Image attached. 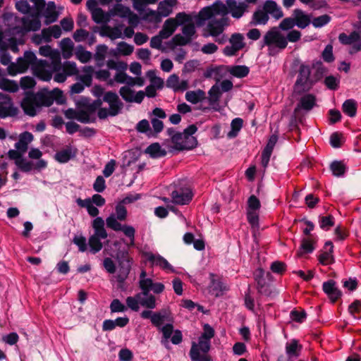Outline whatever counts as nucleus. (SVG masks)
Wrapping results in <instances>:
<instances>
[{
  "instance_id": "obj_46",
  "label": "nucleus",
  "mask_w": 361,
  "mask_h": 361,
  "mask_svg": "<svg viewBox=\"0 0 361 361\" xmlns=\"http://www.w3.org/2000/svg\"><path fill=\"white\" fill-rule=\"evenodd\" d=\"M334 252L329 250L321 251L318 256V260L322 265H328L334 263L335 259L333 255Z\"/></svg>"
},
{
  "instance_id": "obj_6",
  "label": "nucleus",
  "mask_w": 361,
  "mask_h": 361,
  "mask_svg": "<svg viewBox=\"0 0 361 361\" xmlns=\"http://www.w3.org/2000/svg\"><path fill=\"white\" fill-rule=\"evenodd\" d=\"M221 92H187L185 99L192 103H200V108L205 110L217 109Z\"/></svg>"
},
{
  "instance_id": "obj_5",
  "label": "nucleus",
  "mask_w": 361,
  "mask_h": 361,
  "mask_svg": "<svg viewBox=\"0 0 361 361\" xmlns=\"http://www.w3.org/2000/svg\"><path fill=\"white\" fill-rule=\"evenodd\" d=\"M197 128L190 125L183 133L176 132L173 128L167 129V133L171 137L173 147L178 151L190 150L197 145V140L192 136Z\"/></svg>"
},
{
  "instance_id": "obj_13",
  "label": "nucleus",
  "mask_w": 361,
  "mask_h": 361,
  "mask_svg": "<svg viewBox=\"0 0 361 361\" xmlns=\"http://www.w3.org/2000/svg\"><path fill=\"white\" fill-rule=\"evenodd\" d=\"M210 349V341L200 337L198 344L193 343L190 349V355L192 361H209L208 356L205 354L201 355L200 350L204 353H207Z\"/></svg>"
},
{
  "instance_id": "obj_21",
  "label": "nucleus",
  "mask_w": 361,
  "mask_h": 361,
  "mask_svg": "<svg viewBox=\"0 0 361 361\" xmlns=\"http://www.w3.org/2000/svg\"><path fill=\"white\" fill-rule=\"evenodd\" d=\"M278 140V136L276 135H272L268 141L266 147L262 152L261 155V164L265 169L269 162L271 155L272 154L274 147Z\"/></svg>"
},
{
  "instance_id": "obj_53",
  "label": "nucleus",
  "mask_w": 361,
  "mask_h": 361,
  "mask_svg": "<svg viewBox=\"0 0 361 361\" xmlns=\"http://www.w3.org/2000/svg\"><path fill=\"white\" fill-rule=\"evenodd\" d=\"M75 54L77 59L83 63L89 62L92 59V53L89 51L84 50L82 46L80 47V49L76 51Z\"/></svg>"
},
{
  "instance_id": "obj_8",
  "label": "nucleus",
  "mask_w": 361,
  "mask_h": 361,
  "mask_svg": "<svg viewBox=\"0 0 361 361\" xmlns=\"http://www.w3.org/2000/svg\"><path fill=\"white\" fill-rule=\"evenodd\" d=\"M261 208V202L255 195H250V225L251 226L254 243L258 246L260 236L259 214L257 211Z\"/></svg>"
},
{
  "instance_id": "obj_28",
  "label": "nucleus",
  "mask_w": 361,
  "mask_h": 361,
  "mask_svg": "<svg viewBox=\"0 0 361 361\" xmlns=\"http://www.w3.org/2000/svg\"><path fill=\"white\" fill-rule=\"evenodd\" d=\"M178 26V23L176 21L174 18H168L164 22L162 29L159 31V33L165 39H168L173 34Z\"/></svg>"
},
{
  "instance_id": "obj_52",
  "label": "nucleus",
  "mask_w": 361,
  "mask_h": 361,
  "mask_svg": "<svg viewBox=\"0 0 361 361\" xmlns=\"http://www.w3.org/2000/svg\"><path fill=\"white\" fill-rule=\"evenodd\" d=\"M331 18L330 16L324 14L314 18L312 21V23L313 26L316 28L322 27L325 25L328 24L331 21Z\"/></svg>"
},
{
  "instance_id": "obj_30",
  "label": "nucleus",
  "mask_w": 361,
  "mask_h": 361,
  "mask_svg": "<svg viewBox=\"0 0 361 361\" xmlns=\"http://www.w3.org/2000/svg\"><path fill=\"white\" fill-rule=\"evenodd\" d=\"M210 278L211 285L209 286V291L216 297L221 295L223 292L226 290V286L220 280L216 279L213 274H210Z\"/></svg>"
},
{
  "instance_id": "obj_23",
  "label": "nucleus",
  "mask_w": 361,
  "mask_h": 361,
  "mask_svg": "<svg viewBox=\"0 0 361 361\" xmlns=\"http://www.w3.org/2000/svg\"><path fill=\"white\" fill-rule=\"evenodd\" d=\"M146 259L152 266L159 267L161 269L166 271H173V269L168 261L159 255H155L152 252L145 254Z\"/></svg>"
},
{
  "instance_id": "obj_51",
  "label": "nucleus",
  "mask_w": 361,
  "mask_h": 361,
  "mask_svg": "<svg viewBox=\"0 0 361 361\" xmlns=\"http://www.w3.org/2000/svg\"><path fill=\"white\" fill-rule=\"evenodd\" d=\"M62 69L67 76L76 75L78 72L76 63L73 61H65L62 66Z\"/></svg>"
},
{
  "instance_id": "obj_16",
  "label": "nucleus",
  "mask_w": 361,
  "mask_h": 361,
  "mask_svg": "<svg viewBox=\"0 0 361 361\" xmlns=\"http://www.w3.org/2000/svg\"><path fill=\"white\" fill-rule=\"evenodd\" d=\"M18 110L11 102V99L5 94L0 92V117L14 116Z\"/></svg>"
},
{
  "instance_id": "obj_27",
  "label": "nucleus",
  "mask_w": 361,
  "mask_h": 361,
  "mask_svg": "<svg viewBox=\"0 0 361 361\" xmlns=\"http://www.w3.org/2000/svg\"><path fill=\"white\" fill-rule=\"evenodd\" d=\"M146 75L149 80L150 84L144 90H156V89H161L164 87V80L157 76L155 70L148 71Z\"/></svg>"
},
{
  "instance_id": "obj_37",
  "label": "nucleus",
  "mask_w": 361,
  "mask_h": 361,
  "mask_svg": "<svg viewBox=\"0 0 361 361\" xmlns=\"http://www.w3.org/2000/svg\"><path fill=\"white\" fill-rule=\"evenodd\" d=\"M85 73L84 75H78V80L84 85L85 87H90L92 85V75L94 73V68L92 66H85L83 68Z\"/></svg>"
},
{
  "instance_id": "obj_35",
  "label": "nucleus",
  "mask_w": 361,
  "mask_h": 361,
  "mask_svg": "<svg viewBox=\"0 0 361 361\" xmlns=\"http://www.w3.org/2000/svg\"><path fill=\"white\" fill-rule=\"evenodd\" d=\"M254 280L256 283L257 289L259 293H262L266 286V279L264 278V271L262 268H258L253 273Z\"/></svg>"
},
{
  "instance_id": "obj_49",
  "label": "nucleus",
  "mask_w": 361,
  "mask_h": 361,
  "mask_svg": "<svg viewBox=\"0 0 361 361\" xmlns=\"http://www.w3.org/2000/svg\"><path fill=\"white\" fill-rule=\"evenodd\" d=\"M142 19L155 23H159L161 21V17L159 11L150 8L142 16Z\"/></svg>"
},
{
  "instance_id": "obj_34",
  "label": "nucleus",
  "mask_w": 361,
  "mask_h": 361,
  "mask_svg": "<svg viewBox=\"0 0 361 361\" xmlns=\"http://www.w3.org/2000/svg\"><path fill=\"white\" fill-rule=\"evenodd\" d=\"M190 42V39H188L185 36H183L180 34H176L166 44L169 49H174L177 46H185Z\"/></svg>"
},
{
  "instance_id": "obj_58",
  "label": "nucleus",
  "mask_w": 361,
  "mask_h": 361,
  "mask_svg": "<svg viewBox=\"0 0 361 361\" xmlns=\"http://www.w3.org/2000/svg\"><path fill=\"white\" fill-rule=\"evenodd\" d=\"M108 47L105 44H99L96 47L94 59L97 61H103L105 59Z\"/></svg>"
},
{
  "instance_id": "obj_22",
  "label": "nucleus",
  "mask_w": 361,
  "mask_h": 361,
  "mask_svg": "<svg viewBox=\"0 0 361 361\" xmlns=\"http://www.w3.org/2000/svg\"><path fill=\"white\" fill-rule=\"evenodd\" d=\"M317 237H303L301 239V244L297 252V256L300 257L304 254H310L315 250Z\"/></svg>"
},
{
  "instance_id": "obj_57",
  "label": "nucleus",
  "mask_w": 361,
  "mask_h": 361,
  "mask_svg": "<svg viewBox=\"0 0 361 361\" xmlns=\"http://www.w3.org/2000/svg\"><path fill=\"white\" fill-rule=\"evenodd\" d=\"M118 50L123 56L130 55L134 50V47L126 42H121L118 44Z\"/></svg>"
},
{
  "instance_id": "obj_32",
  "label": "nucleus",
  "mask_w": 361,
  "mask_h": 361,
  "mask_svg": "<svg viewBox=\"0 0 361 361\" xmlns=\"http://www.w3.org/2000/svg\"><path fill=\"white\" fill-rule=\"evenodd\" d=\"M302 349V345L298 343V341L293 339L290 343L286 345V352L289 357H298L300 351Z\"/></svg>"
},
{
  "instance_id": "obj_9",
  "label": "nucleus",
  "mask_w": 361,
  "mask_h": 361,
  "mask_svg": "<svg viewBox=\"0 0 361 361\" xmlns=\"http://www.w3.org/2000/svg\"><path fill=\"white\" fill-rule=\"evenodd\" d=\"M227 15L228 9L226 5L221 1H216L212 5L202 8L196 18L197 26H202L204 21L211 20L216 15Z\"/></svg>"
},
{
  "instance_id": "obj_26",
  "label": "nucleus",
  "mask_w": 361,
  "mask_h": 361,
  "mask_svg": "<svg viewBox=\"0 0 361 361\" xmlns=\"http://www.w3.org/2000/svg\"><path fill=\"white\" fill-rule=\"evenodd\" d=\"M263 9L267 12L268 16L269 14L276 20H279L283 16V12L281 8L274 1H266L264 4Z\"/></svg>"
},
{
  "instance_id": "obj_25",
  "label": "nucleus",
  "mask_w": 361,
  "mask_h": 361,
  "mask_svg": "<svg viewBox=\"0 0 361 361\" xmlns=\"http://www.w3.org/2000/svg\"><path fill=\"white\" fill-rule=\"evenodd\" d=\"M293 16L295 25L300 29H305L311 23L310 16L300 8L293 10Z\"/></svg>"
},
{
  "instance_id": "obj_56",
  "label": "nucleus",
  "mask_w": 361,
  "mask_h": 361,
  "mask_svg": "<svg viewBox=\"0 0 361 361\" xmlns=\"http://www.w3.org/2000/svg\"><path fill=\"white\" fill-rule=\"evenodd\" d=\"M314 66L317 68L315 73L312 77V78H313L314 85L317 81H319L323 77V75L326 71V68L324 67L322 63L320 61H317L314 64Z\"/></svg>"
},
{
  "instance_id": "obj_63",
  "label": "nucleus",
  "mask_w": 361,
  "mask_h": 361,
  "mask_svg": "<svg viewBox=\"0 0 361 361\" xmlns=\"http://www.w3.org/2000/svg\"><path fill=\"white\" fill-rule=\"evenodd\" d=\"M182 32L188 39H190V41L192 39V37L196 33V30L195 25L192 23H189L185 25L182 27Z\"/></svg>"
},
{
  "instance_id": "obj_7",
  "label": "nucleus",
  "mask_w": 361,
  "mask_h": 361,
  "mask_svg": "<svg viewBox=\"0 0 361 361\" xmlns=\"http://www.w3.org/2000/svg\"><path fill=\"white\" fill-rule=\"evenodd\" d=\"M92 226L94 233L89 238L88 244L90 252L96 254L102 249L103 245L101 240L106 239L108 234L104 228V221L102 217H96L92 221Z\"/></svg>"
},
{
  "instance_id": "obj_50",
  "label": "nucleus",
  "mask_w": 361,
  "mask_h": 361,
  "mask_svg": "<svg viewBox=\"0 0 361 361\" xmlns=\"http://www.w3.org/2000/svg\"><path fill=\"white\" fill-rule=\"evenodd\" d=\"M0 89L1 90H19V85L14 80L3 78L0 80Z\"/></svg>"
},
{
  "instance_id": "obj_48",
  "label": "nucleus",
  "mask_w": 361,
  "mask_h": 361,
  "mask_svg": "<svg viewBox=\"0 0 361 361\" xmlns=\"http://www.w3.org/2000/svg\"><path fill=\"white\" fill-rule=\"evenodd\" d=\"M243 40L244 37L242 34L233 33L229 38L228 42L231 45L235 47L239 50H240L245 47V43Z\"/></svg>"
},
{
  "instance_id": "obj_61",
  "label": "nucleus",
  "mask_w": 361,
  "mask_h": 361,
  "mask_svg": "<svg viewBox=\"0 0 361 361\" xmlns=\"http://www.w3.org/2000/svg\"><path fill=\"white\" fill-rule=\"evenodd\" d=\"M71 157V152L70 149H63L56 153L55 159L60 163L68 162Z\"/></svg>"
},
{
  "instance_id": "obj_36",
  "label": "nucleus",
  "mask_w": 361,
  "mask_h": 361,
  "mask_svg": "<svg viewBox=\"0 0 361 361\" xmlns=\"http://www.w3.org/2000/svg\"><path fill=\"white\" fill-rule=\"evenodd\" d=\"M329 167L333 175L336 177H341L344 176L347 170V166L343 161H333Z\"/></svg>"
},
{
  "instance_id": "obj_64",
  "label": "nucleus",
  "mask_w": 361,
  "mask_h": 361,
  "mask_svg": "<svg viewBox=\"0 0 361 361\" xmlns=\"http://www.w3.org/2000/svg\"><path fill=\"white\" fill-rule=\"evenodd\" d=\"M73 242L78 247L79 251L84 252L87 250V247L85 237L82 235H75L73 239Z\"/></svg>"
},
{
  "instance_id": "obj_47",
  "label": "nucleus",
  "mask_w": 361,
  "mask_h": 361,
  "mask_svg": "<svg viewBox=\"0 0 361 361\" xmlns=\"http://www.w3.org/2000/svg\"><path fill=\"white\" fill-rule=\"evenodd\" d=\"M243 123V120L240 118L233 119L231 124V130L228 133L227 136L230 138L235 137L241 129Z\"/></svg>"
},
{
  "instance_id": "obj_42",
  "label": "nucleus",
  "mask_w": 361,
  "mask_h": 361,
  "mask_svg": "<svg viewBox=\"0 0 361 361\" xmlns=\"http://www.w3.org/2000/svg\"><path fill=\"white\" fill-rule=\"evenodd\" d=\"M302 116H301L299 113L295 114L294 110L293 114L290 116L288 124L290 130L296 132L299 135L300 133V129L298 127V123H302Z\"/></svg>"
},
{
  "instance_id": "obj_62",
  "label": "nucleus",
  "mask_w": 361,
  "mask_h": 361,
  "mask_svg": "<svg viewBox=\"0 0 361 361\" xmlns=\"http://www.w3.org/2000/svg\"><path fill=\"white\" fill-rule=\"evenodd\" d=\"M128 308V306L124 305L118 299L113 300L110 305L111 312H123Z\"/></svg>"
},
{
  "instance_id": "obj_43",
  "label": "nucleus",
  "mask_w": 361,
  "mask_h": 361,
  "mask_svg": "<svg viewBox=\"0 0 361 361\" xmlns=\"http://www.w3.org/2000/svg\"><path fill=\"white\" fill-rule=\"evenodd\" d=\"M269 19L267 12L263 10H258L253 13L252 23L255 25H266Z\"/></svg>"
},
{
  "instance_id": "obj_18",
  "label": "nucleus",
  "mask_w": 361,
  "mask_h": 361,
  "mask_svg": "<svg viewBox=\"0 0 361 361\" xmlns=\"http://www.w3.org/2000/svg\"><path fill=\"white\" fill-rule=\"evenodd\" d=\"M317 105V99L314 94H306L300 97L299 102L295 108V113H299L302 110L309 112Z\"/></svg>"
},
{
  "instance_id": "obj_24",
  "label": "nucleus",
  "mask_w": 361,
  "mask_h": 361,
  "mask_svg": "<svg viewBox=\"0 0 361 361\" xmlns=\"http://www.w3.org/2000/svg\"><path fill=\"white\" fill-rule=\"evenodd\" d=\"M23 27L19 28V33H26L30 31H37L41 27V21L37 16L33 19H29L27 17H23L21 19Z\"/></svg>"
},
{
  "instance_id": "obj_33",
  "label": "nucleus",
  "mask_w": 361,
  "mask_h": 361,
  "mask_svg": "<svg viewBox=\"0 0 361 361\" xmlns=\"http://www.w3.org/2000/svg\"><path fill=\"white\" fill-rule=\"evenodd\" d=\"M360 38L361 36L359 35V32L356 31H353L349 35H346L345 32H342L338 35L339 42L345 45H350L354 42H357L360 41Z\"/></svg>"
},
{
  "instance_id": "obj_20",
  "label": "nucleus",
  "mask_w": 361,
  "mask_h": 361,
  "mask_svg": "<svg viewBox=\"0 0 361 361\" xmlns=\"http://www.w3.org/2000/svg\"><path fill=\"white\" fill-rule=\"evenodd\" d=\"M121 97L123 99L127 102H135L137 104H140L145 95L147 97H154L157 96V92H145L146 94H144V92H120Z\"/></svg>"
},
{
  "instance_id": "obj_1",
  "label": "nucleus",
  "mask_w": 361,
  "mask_h": 361,
  "mask_svg": "<svg viewBox=\"0 0 361 361\" xmlns=\"http://www.w3.org/2000/svg\"><path fill=\"white\" fill-rule=\"evenodd\" d=\"M139 288L141 292L136 293L133 296H128L126 299V303L129 309L134 312H138L140 306L146 308L140 313L142 319H150L154 314L152 310L157 307V298L154 294L161 293L165 288L162 283L154 282L153 280L147 276V272L142 270L139 277Z\"/></svg>"
},
{
  "instance_id": "obj_11",
  "label": "nucleus",
  "mask_w": 361,
  "mask_h": 361,
  "mask_svg": "<svg viewBox=\"0 0 361 361\" xmlns=\"http://www.w3.org/2000/svg\"><path fill=\"white\" fill-rule=\"evenodd\" d=\"M116 259L118 263L117 281L119 283H123L130 271L133 259L127 251H120L116 254Z\"/></svg>"
},
{
  "instance_id": "obj_2",
  "label": "nucleus",
  "mask_w": 361,
  "mask_h": 361,
  "mask_svg": "<svg viewBox=\"0 0 361 361\" xmlns=\"http://www.w3.org/2000/svg\"><path fill=\"white\" fill-rule=\"evenodd\" d=\"M78 104L80 108L85 109L90 116L97 111V116L100 119L117 116L123 107L118 96L113 92H106L103 96V100L98 99L91 102L90 99L82 98Z\"/></svg>"
},
{
  "instance_id": "obj_44",
  "label": "nucleus",
  "mask_w": 361,
  "mask_h": 361,
  "mask_svg": "<svg viewBox=\"0 0 361 361\" xmlns=\"http://www.w3.org/2000/svg\"><path fill=\"white\" fill-rule=\"evenodd\" d=\"M334 217L331 214L319 216V226L322 230L329 231L334 225Z\"/></svg>"
},
{
  "instance_id": "obj_10",
  "label": "nucleus",
  "mask_w": 361,
  "mask_h": 361,
  "mask_svg": "<svg viewBox=\"0 0 361 361\" xmlns=\"http://www.w3.org/2000/svg\"><path fill=\"white\" fill-rule=\"evenodd\" d=\"M221 15V17L220 18H214L209 21L202 35L204 37L209 36L218 37L223 33L226 27L229 25L230 19L227 15Z\"/></svg>"
},
{
  "instance_id": "obj_45",
  "label": "nucleus",
  "mask_w": 361,
  "mask_h": 361,
  "mask_svg": "<svg viewBox=\"0 0 361 361\" xmlns=\"http://www.w3.org/2000/svg\"><path fill=\"white\" fill-rule=\"evenodd\" d=\"M112 16H118L121 18H127L131 13V10L121 4H116L111 11Z\"/></svg>"
},
{
  "instance_id": "obj_15",
  "label": "nucleus",
  "mask_w": 361,
  "mask_h": 361,
  "mask_svg": "<svg viewBox=\"0 0 361 361\" xmlns=\"http://www.w3.org/2000/svg\"><path fill=\"white\" fill-rule=\"evenodd\" d=\"M51 65L47 60L40 59L32 67L33 74L39 80L49 81L52 78V71L50 68Z\"/></svg>"
},
{
  "instance_id": "obj_54",
  "label": "nucleus",
  "mask_w": 361,
  "mask_h": 361,
  "mask_svg": "<svg viewBox=\"0 0 361 361\" xmlns=\"http://www.w3.org/2000/svg\"><path fill=\"white\" fill-rule=\"evenodd\" d=\"M339 82V78L334 75H329L324 80L326 87L331 90L338 88Z\"/></svg>"
},
{
  "instance_id": "obj_40",
  "label": "nucleus",
  "mask_w": 361,
  "mask_h": 361,
  "mask_svg": "<svg viewBox=\"0 0 361 361\" xmlns=\"http://www.w3.org/2000/svg\"><path fill=\"white\" fill-rule=\"evenodd\" d=\"M146 152L154 158L162 157L166 154V150L161 149L159 143H153L150 145L146 149Z\"/></svg>"
},
{
  "instance_id": "obj_39",
  "label": "nucleus",
  "mask_w": 361,
  "mask_h": 361,
  "mask_svg": "<svg viewBox=\"0 0 361 361\" xmlns=\"http://www.w3.org/2000/svg\"><path fill=\"white\" fill-rule=\"evenodd\" d=\"M92 18L96 23H106L110 20V15L104 13L101 8H97L92 12Z\"/></svg>"
},
{
  "instance_id": "obj_4",
  "label": "nucleus",
  "mask_w": 361,
  "mask_h": 361,
  "mask_svg": "<svg viewBox=\"0 0 361 361\" xmlns=\"http://www.w3.org/2000/svg\"><path fill=\"white\" fill-rule=\"evenodd\" d=\"M301 32L297 30L290 31L286 37H284L276 27H271L263 37L264 46L269 47V55H274V47L279 50H283L288 45V42H296L300 39Z\"/></svg>"
},
{
  "instance_id": "obj_59",
  "label": "nucleus",
  "mask_w": 361,
  "mask_h": 361,
  "mask_svg": "<svg viewBox=\"0 0 361 361\" xmlns=\"http://www.w3.org/2000/svg\"><path fill=\"white\" fill-rule=\"evenodd\" d=\"M272 272L282 275L286 270V264L281 261H274L270 266Z\"/></svg>"
},
{
  "instance_id": "obj_14",
  "label": "nucleus",
  "mask_w": 361,
  "mask_h": 361,
  "mask_svg": "<svg viewBox=\"0 0 361 361\" xmlns=\"http://www.w3.org/2000/svg\"><path fill=\"white\" fill-rule=\"evenodd\" d=\"M311 71L309 66L302 63L298 70V75L295 83V87H302V90H309L314 85L313 78L310 75Z\"/></svg>"
},
{
  "instance_id": "obj_55",
  "label": "nucleus",
  "mask_w": 361,
  "mask_h": 361,
  "mask_svg": "<svg viewBox=\"0 0 361 361\" xmlns=\"http://www.w3.org/2000/svg\"><path fill=\"white\" fill-rule=\"evenodd\" d=\"M20 85L23 90H27L33 88L36 85V82L32 77L25 76L21 78Z\"/></svg>"
},
{
  "instance_id": "obj_60",
  "label": "nucleus",
  "mask_w": 361,
  "mask_h": 361,
  "mask_svg": "<svg viewBox=\"0 0 361 361\" xmlns=\"http://www.w3.org/2000/svg\"><path fill=\"white\" fill-rule=\"evenodd\" d=\"M323 60L326 63H331L334 61L335 58L333 54V47L331 44H328L324 48L322 53Z\"/></svg>"
},
{
  "instance_id": "obj_17",
  "label": "nucleus",
  "mask_w": 361,
  "mask_h": 361,
  "mask_svg": "<svg viewBox=\"0 0 361 361\" xmlns=\"http://www.w3.org/2000/svg\"><path fill=\"white\" fill-rule=\"evenodd\" d=\"M336 282L332 279L323 283L322 290L332 303L336 302L343 295L342 291L336 287Z\"/></svg>"
},
{
  "instance_id": "obj_3",
  "label": "nucleus",
  "mask_w": 361,
  "mask_h": 361,
  "mask_svg": "<svg viewBox=\"0 0 361 361\" xmlns=\"http://www.w3.org/2000/svg\"><path fill=\"white\" fill-rule=\"evenodd\" d=\"M54 100L58 104H64L66 97L63 92H25L21 107L25 114L34 116L42 106H50Z\"/></svg>"
},
{
  "instance_id": "obj_41",
  "label": "nucleus",
  "mask_w": 361,
  "mask_h": 361,
  "mask_svg": "<svg viewBox=\"0 0 361 361\" xmlns=\"http://www.w3.org/2000/svg\"><path fill=\"white\" fill-rule=\"evenodd\" d=\"M228 71L233 76L243 78L248 74V67L246 66H227Z\"/></svg>"
},
{
  "instance_id": "obj_29",
  "label": "nucleus",
  "mask_w": 361,
  "mask_h": 361,
  "mask_svg": "<svg viewBox=\"0 0 361 361\" xmlns=\"http://www.w3.org/2000/svg\"><path fill=\"white\" fill-rule=\"evenodd\" d=\"M44 16L45 17L44 24L49 25L57 20L59 13L56 11V4L54 1H49L47 7L44 11Z\"/></svg>"
},
{
  "instance_id": "obj_12",
  "label": "nucleus",
  "mask_w": 361,
  "mask_h": 361,
  "mask_svg": "<svg viewBox=\"0 0 361 361\" xmlns=\"http://www.w3.org/2000/svg\"><path fill=\"white\" fill-rule=\"evenodd\" d=\"M118 219L114 214H111L106 219V226L108 228L115 231H122L124 235L130 239V245H133L135 243V228L129 225H122L118 221Z\"/></svg>"
},
{
  "instance_id": "obj_19",
  "label": "nucleus",
  "mask_w": 361,
  "mask_h": 361,
  "mask_svg": "<svg viewBox=\"0 0 361 361\" xmlns=\"http://www.w3.org/2000/svg\"><path fill=\"white\" fill-rule=\"evenodd\" d=\"M172 202L176 204H188L192 198V193L189 188H180L171 193Z\"/></svg>"
},
{
  "instance_id": "obj_31",
  "label": "nucleus",
  "mask_w": 361,
  "mask_h": 361,
  "mask_svg": "<svg viewBox=\"0 0 361 361\" xmlns=\"http://www.w3.org/2000/svg\"><path fill=\"white\" fill-rule=\"evenodd\" d=\"M357 103L355 99H346L342 104L343 112L349 117H355L357 114Z\"/></svg>"
},
{
  "instance_id": "obj_38",
  "label": "nucleus",
  "mask_w": 361,
  "mask_h": 361,
  "mask_svg": "<svg viewBox=\"0 0 361 361\" xmlns=\"http://www.w3.org/2000/svg\"><path fill=\"white\" fill-rule=\"evenodd\" d=\"M73 42L69 37H65L61 41V48L64 59H68L72 56Z\"/></svg>"
}]
</instances>
